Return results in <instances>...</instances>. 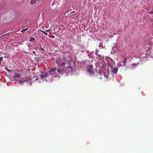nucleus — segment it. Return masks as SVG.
<instances>
[{
    "mask_svg": "<svg viewBox=\"0 0 153 153\" xmlns=\"http://www.w3.org/2000/svg\"><path fill=\"white\" fill-rule=\"evenodd\" d=\"M56 69V68H53L51 70L48 71L47 72H42V75H39L40 78L44 81V78L47 77L49 75L51 74L52 72H55Z\"/></svg>",
    "mask_w": 153,
    "mask_h": 153,
    "instance_id": "f257e3e1",
    "label": "nucleus"
},
{
    "mask_svg": "<svg viewBox=\"0 0 153 153\" xmlns=\"http://www.w3.org/2000/svg\"><path fill=\"white\" fill-rule=\"evenodd\" d=\"M67 62V59L64 58L63 59H59L58 60L56 61V63L59 66L63 67Z\"/></svg>",
    "mask_w": 153,
    "mask_h": 153,
    "instance_id": "f03ea898",
    "label": "nucleus"
},
{
    "mask_svg": "<svg viewBox=\"0 0 153 153\" xmlns=\"http://www.w3.org/2000/svg\"><path fill=\"white\" fill-rule=\"evenodd\" d=\"M93 67L92 65H88L87 70L91 74H93L94 72L93 71Z\"/></svg>",
    "mask_w": 153,
    "mask_h": 153,
    "instance_id": "7ed1b4c3",
    "label": "nucleus"
},
{
    "mask_svg": "<svg viewBox=\"0 0 153 153\" xmlns=\"http://www.w3.org/2000/svg\"><path fill=\"white\" fill-rule=\"evenodd\" d=\"M118 69V68L117 67H115L112 69L111 71L113 73H114V74H116L117 72Z\"/></svg>",
    "mask_w": 153,
    "mask_h": 153,
    "instance_id": "20e7f679",
    "label": "nucleus"
},
{
    "mask_svg": "<svg viewBox=\"0 0 153 153\" xmlns=\"http://www.w3.org/2000/svg\"><path fill=\"white\" fill-rule=\"evenodd\" d=\"M127 60V58L126 57H124L123 59V66L125 65L126 63V62Z\"/></svg>",
    "mask_w": 153,
    "mask_h": 153,
    "instance_id": "39448f33",
    "label": "nucleus"
},
{
    "mask_svg": "<svg viewBox=\"0 0 153 153\" xmlns=\"http://www.w3.org/2000/svg\"><path fill=\"white\" fill-rule=\"evenodd\" d=\"M20 77V74H16L14 75V77L15 78H19Z\"/></svg>",
    "mask_w": 153,
    "mask_h": 153,
    "instance_id": "423d86ee",
    "label": "nucleus"
},
{
    "mask_svg": "<svg viewBox=\"0 0 153 153\" xmlns=\"http://www.w3.org/2000/svg\"><path fill=\"white\" fill-rule=\"evenodd\" d=\"M150 54L151 56H153V49L152 48V49H150Z\"/></svg>",
    "mask_w": 153,
    "mask_h": 153,
    "instance_id": "0eeeda50",
    "label": "nucleus"
},
{
    "mask_svg": "<svg viewBox=\"0 0 153 153\" xmlns=\"http://www.w3.org/2000/svg\"><path fill=\"white\" fill-rule=\"evenodd\" d=\"M57 72L59 74H62V72L63 71L62 70L60 69H57Z\"/></svg>",
    "mask_w": 153,
    "mask_h": 153,
    "instance_id": "6e6552de",
    "label": "nucleus"
},
{
    "mask_svg": "<svg viewBox=\"0 0 153 153\" xmlns=\"http://www.w3.org/2000/svg\"><path fill=\"white\" fill-rule=\"evenodd\" d=\"M98 56L99 57V59L100 60H102L104 59V57L102 56L101 55H98Z\"/></svg>",
    "mask_w": 153,
    "mask_h": 153,
    "instance_id": "1a4fd4ad",
    "label": "nucleus"
},
{
    "mask_svg": "<svg viewBox=\"0 0 153 153\" xmlns=\"http://www.w3.org/2000/svg\"><path fill=\"white\" fill-rule=\"evenodd\" d=\"M36 0H31V1H30V3L31 4H34L35 3L36 1Z\"/></svg>",
    "mask_w": 153,
    "mask_h": 153,
    "instance_id": "9d476101",
    "label": "nucleus"
},
{
    "mask_svg": "<svg viewBox=\"0 0 153 153\" xmlns=\"http://www.w3.org/2000/svg\"><path fill=\"white\" fill-rule=\"evenodd\" d=\"M41 31L42 33H43L45 35H48V34L45 31H44V30H41Z\"/></svg>",
    "mask_w": 153,
    "mask_h": 153,
    "instance_id": "9b49d317",
    "label": "nucleus"
},
{
    "mask_svg": "<svg viewBox=\"0 0 153 153\" xmlns=\"http://www.w3.org/2000/svg\"><path fill=\"white\" fill-rule=\"evenodd\" d=\"M35 39L34 38L31 37L29 40L30 41L32 42V41H34Z\"/></svg>",
    "mask_w": 153,
    "mask_h": 153,
    "instance_id": "f8f14e48",
    "label": "nucleus"
},
{
    "mask_svg": "<svg viewBox=\"0 0 153 153\" xmlns=\"http://www.w3.org/2000/svg\"><path fill=\"white\" fill-rule=\"evenodd\" d=\"M104 77L106 78H108V75L107 74H104Z\"/></svg>",
    "mask_w": 153,
    "mask_h": 153,
    "instance_id": "ddd939ff",
    "label": "nucleus"
},
{
    "mask_svg": "<svg viewBox=\"0 0 153 153\" xmlns=\"http://www.w3.org/2000/svg\"><path fill=\"white\" fill-rule=\"evenodd\" d=\"M138 64V63H134V64H133V63H132V66H137V65Z\"/></svg>",
    "mask_w": 153,
    "mask_h": 153,
    "instance_id": "4468645a",
    "label": "nucleus"
},
{
    "mask_svg": "<svg viewBox=\"0 0 153 153\" xmlns=\"http://www.w3.org/2000/svg\"><path fill=\"white\" fill-rule=\"evenodd\" d=\"M28 29V28L27 27V28L25 29H23V30H22L21 31V32H23L24 31H26Z\"/></svg>",
    "mask_w": 153,
    "mask_h": 153,
    "instance_id": "2eb2a0df",
    "label": "nucleus"
},
{
    "mask_svg": "<svg viewBox=\"0 0 153 153\" xmlns=\"http://www.w3.org/2000/svg\"><path fill=\"white\" fill-rule=\"evenodd\" d=\"M3 58L2 57H0V65L1 64V61L3 59Z\"/></svg>",
    "mask_w": 153,
    "mask_h": 153,
    "instance_id": "dca6fc26",
    "label": "nucleus"
},
{
    "mask_svg": "<svg viewBox=\"0 0 153 153\" xmlns=\"http://www.w3.org/2000/svg\"><path fill=\"white\" fill-rule=\"evenodd\" d=\"M51 30H50V29H48L47 30H46V31L48 32H49L51 31Z\"/></svg>",
    "mask_w": 153,
    "mask_h": 153,
    "instance_id": "f3484780",
    "label": "nucleus"
},
{
    "mask_svg": "<svg viewBox=\"0 0 153 153\" xmlns=\"http://www.w3.org/2000/svg\"><path fill=\"white\" fill-rule=\"evenodd\" d=\"M148 13L149 14H152L153 13V12L152 11L151 12H149Z\"/></svg>",
    "mask_w": 153,
    "mask_h": 153,
    "instance_id": "a211bd4d",
    "label": "nucleus"
},
{
    "mask_svg": "<svg viewBox=\"0 0 153 153\" xmlns=\"http://www.w3.org/2000/svg\"><path fill=\"white\" fill-rule=\"evenodd\" d=\"M110 59L111 60H112V59H111L109 57H107L106 58V59Z\"/></svg>",
    "mask_w": 153,
    "mask_h": 153,
    "instance_id": "6ab92c4d",
    "label": "nucleus"
},
{
    "mask_svg": "<svg viewBox=\"0 0 153 153\" xmlns=\"http://www.w3.org/2000/svg\"><path fill=\"white\" fill-rule=\"evenodd\" d=\"M96 55L97 56H98V55H99L98 54V51H96Z\"/></svg>",
    "mask_w": 153,
    "mask_h": 153,
    "instance_id": "aec40b11",
    "label": "nucleus"
},
{
    "mask_svg": "<svg viewBox=\"0 0 153 153\" xmlns=\"http://www.w3.org/2000/svg\"><path fill=\"white\" fill-rule=\"evenodd\" d=\"M5 68V69H7V70L8 71H10V70H9L7 68V67H6V68Z\"/></svg>",
    "mask_w": 153,
    "mask_h": 153,
    "instance_id": "412c9836",
    "label": "nucleus"
},
{
    "mask_svg": "<svg viewBox=\"0 0 153 153\" xmlns=\"http://www.w3.org/2000/svg\"><path fill=\"white\" fill-rule=\"evenodd\" d=\"M25 80H24L23 81H22H22L19 82H20V83H22L23 82H25Z\"/></svg>",
    "mask_w": 153,
    "mask_h": 153,
    "instance_id": "4be33fe9",
    "label": "nucleus"
},
{
    "mask_svg": "<svg viewBox=\"0 0 153 153\" xmlns=\"http://www.w3.org/2000/svg\"><path fill=\"white\" fill-rule=\"evenodd\" d=\"M40 48V50H43V51L44 50V48Z\"/></svg>",
    "mask_w": 153,
    "mask_h": 153,
    "instance_id": "5701e85b",
    "label": "nucleus"
},
{
    "mask_svg": "<svg viewBox=\"0 0 153 153\" xmlns=\"http://www.w3.org/2000/svg\"><path fill=\"white\" fill-rule=\"evenodd\" d=\"M67 68H71L72 67L71 66H68Z\"/></svg>",
    "mask_w": 153,
    "mask_h": 153,
    "instance_id": "b1692460",
    "label": "nucleus"
},
{
    "mask_svg": "<svg viewBox=\"0 0 153 153\" xmlns=\"http://www.w3.org/2000/svg\"><path fill=\"white\" fill-rule=\"evenodd\" d=\"M74 12H75V11H73L70 14H72V13H74Z\"/></svg>",
    "mask_w": 153,
    "mask_h": 153,
    "instance_id": "393cba45",
    "label": "nucleus"
},
{
    "mask_svg": "<svg viewBox=\"0 0 153 153\" xmlns=\"http://www.w3.org/2000/svg\"><path fill=\"white\" fill-rule=\"evenodd\" d=\"M116 46H114L113 47V48L114 49V48H116Z\"/></svg>",
    "mask_w": 153,
    "mask_h": 153,
    "instance_id": "a878e982",
    "label": "nucleus"
},
{
    "mask_svg": "<svg viewBox=\"0 0 153 153\" xmlns=\"http://www.w3.org/2000/svg\"><path fill=\"white\" fill-rule=\"evenodd\" d=\"M33 54H35V53H36L35 52V51H33Z\"/></svg>",
    "mask_w": 153,
    "mask_h": 153,
    "instance_id": "bb28decb",
    "label": "nucleus"
},
{
    "mask_svg": "<svg viewBox=\"0 0 153 153\" xmlns=\"http://www.w3.org/2000/svg\"><path fill=\"white\" fill-rule=\"evenodd\" d=\"M38 78H36L35 79V80H38Z\"/></svg>",
    "mask_w": 153,
    "mask_h": 153,
    "instance_id": "cd10ccee",
    "label": "nucleus"
}]
</instances>
